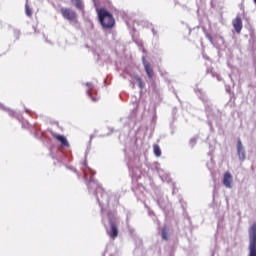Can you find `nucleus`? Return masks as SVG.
Wrapping results in <instances>:
<instances>
[{
	"label": "nucleus",
	"mask_w": 256,
	"mask_h": 256,
	"mask_svg": "<svg viewBox=\"0 0 256 256\" xmlns=\"http://www.w3.org/2000/svg\"><path fill=\"white\" fill-rule=\"evenodd\" d=\"M99 23L102 25L103 29H113L115 27V17L111 12L107 11L105 8H99L96 10Z\"/></svg>",
	"instance_id": "f257e3e1"
},
{
	"label": "nucleus",
	"mask_w": 256,
	"mask_h": 256,
	"mask_svg": "<svg viewBox=\"0 0 256 256\" xmlns=\"http://www.w3.org/2000/svg\"><path fill=\"white\" fill-rule=\"evenodd\" d=\"M249 256H256V223H253L249 231Z\"/></svg>",
	"instance_id": "f03ea898"
},
{
	"label": "nucleus",
	"mask_w": 256,
	"mask_h": 256,
	"mask_svg": "<svg viewBox=\"0 0 256 256\" xmlns=\"http://www.w3.org/2000/svg\"><path fill=\"white\" fill-rule=\"evenodd\" d=\"M60 13L67 21H77V12L71 8H61Z\"/></svg>",
	"instance_id": "7ed1b4c3"
},
{
	"label": "nucleus",
	"mask_w": 256,
	"mask_h": 256,
	"mask_svg": "<svg viewBox=\"0 0 256 256\" xmlns=\"http://www.w3.org/2000/svg\"><path fill=\"white\" fill-rule=\"evenodd\" d=\"M223 185L227 189H231L233 187V175L230 172H225L223 177Z\"/></svg>",
	"instance_id": "20e7f679"
},
{
	"label": "nucleus",
	"mask_w": 256,
	"mask_h": 256,
	"mask_svg": "<svg viewBox=\"0 0 256 256\" xmlns=\"http://www.w3.org/2000/svg\"><path fill=\"white\" fill-rule=\"evenodd\" d=\"M108 235L111 239H117V237H119V228L115 222H110V231L108 232Z\"/></svg>",
	"instance_id": "39448f33"
},
{
	"label": "nucleus",
	"mask_w": 256,
	"mask_h": 256,
	"mask_svg": "<svg viewBox=\"0 0 256 256\" xmlns=\"http://www.w3.org/2000/svg\"><path fill=\"white\" fill-rule=\"evenodd\" d=\"M232 25H233L236 33H238V35H239L241 33L242 29H243V20H241V17L237 16L232 21Z\"/></svg>",
	"instance_id": "423d86ee"
},
{
	"label": "nucleus",
	"mask_w": 256,
	"mask_h": 256,
	"mask_svg": "<svg viewBox=\"0 0 256 256\" xmlns=\"http://www.w3.org/2000/svg\"><path fill=\"white\" fill-rule=\"evenodd\" d=\"M52 137L56 141H59V143H61V145H63L64 147H69V141H67V138L65 136L57 133H52Z\"/></svg>",
	"instance_id": "0eeeda50"
},
{
	"label": "nucleus",
	"mask_w": 256,
	"mask_h": 256,
	"mask_svg": "<svg viewBox=\"0 0 256 256\" xmlns=\"http://www.w3.org/2000/svg\"><path fill=\"white\" fill-rule=\"evenodd\" d=\"M237 153L240 161H245V148L243 147L241 140H238L237 142Z\"/></svg>",
	"instance_id": "6e6552de"
},
{
	"label": "nucleus",
	"mask_w": 256,
	"mask_h": 256,
	"mask_svg": "<svg viewBox=\"0 0 256 256\" xmlns=\"http://www.w3.org/2000/svg\"><path fill=\"white\" fill-rule=\"evenodd\" d=\"M143 65L149 79H153L154 73H153V68L151 67V64L147 61H144Z\"/></svg>",
	"instance_id": "1a4fd4ad"
},
{
	"label": "nucleus",
	"mask_w": 256,
	"mask_h": 256,
	"mask_svg": "<svg viewBox=\"0 0 256 256\" xmlns=\"http://www.w3.org/2000/svg\"><path fill=\"white\" fill-rule=\"evenodd\" d=\"M86 87H88V89H87V95H89V97L92 98V101H93L94 103H96V101H99V98L93 97V95L91 94V91H93V84L87 82V83H86Z\"/></svg>",
	"instance_id": "9d476101"
},
{
	"label": "nucleus",
	"mask_w": 256,
	"mask_h": 256,
	"mask_svg": "<svg viewBox=\"0 0 256 256\" xmlns=\"http://www.w3.org/2000/svg\"><path fill=\"white\" fill-rule=\"evenodd\" d=\"M71 3H73L76 9H78L79 11H83V9H85L83 1L81 0H71Z\"/></svg>",
	"instance_id": "9b49d317"
},
{
	"label": "nucleus",
	"mask_w": 256,
	"mask_h": 256,
	"mask_svg": "<svg viewBox=\"0 0 256 256\" xmlns=\"http://www.w3.org/2000/svg\"><path fill=\"white\" fill-rule=\"evenodd\" d=\"M161 235H162V239H163L164 241H168V240H169V228H168L167 226H164V227L162 228V233H161Z\"/></svg>",
	"instance_id": "f8f14e48"
},
{
	"label": "nucleus",
	"mask_w": 256,
	"mask_h": 256,
	"mask_svg": "<svg viewBox=\"0 0 256 256\" xmlns=\"http://www.w3.org/2000/svg\"><path fill=\"white\" fill-rule=\"evenodd\" d=\"M153 151H154V155L156 157H160L161 156V147H159V144H154L153 145Z\"/></svg>",
	"instance_id": "ddd939ff"
},
{
	"label": "nucleus",
	"mask_w": 256,
	"mask_h": 256,
	"mask_svg": "<svg viewBox=\"0 0 256 256\" xmlns=\"http://www.w3.org/2000/svg\"><path fill=\"white\" fill-rule=\"evenodd\" d=\"M136 81H137L138 86L140 87V89H143V87H145V83L143 82V80L141 79V77L137 76V77H136Z\"/></svg>",
	"instance_id": "4468645a"
},
{
	"label": "nucleus",
	"mask_w": 256,
	"mask_h": 256,
	"mask_svg": "<svg viewBox=\"0 0 256 256\" xmlns=\"http://www.w3.org/2000/svg\"><path fill=\"white\" fill-rule=\"evenodd\" d=\"M25 13L28 17H31V15H33V12L31 11V8L27 4L25 5Z\"/></svg>",
	"instance_id": "2eb2a0df"
},
{
	"label": "nucleus",
	"mask_w": 256,
	"mask_h": 256,
	"mask_svg": "<svg viewBox=\"0 0 256 256\" xmlns=\"http://www.w3.org/2000/svg\"><path fill=\"white\" fill-rule=\"evenodd\" d=\"M8 113H9L10 117H15V111L9 110Z\"/></svg>",
	"instance_id": "dca6fc26"
},
{
	"label": "nucleus",
	"mask_w": 256,
	"mask_h": 256,
	"mask_svg": "<svg viewBox=\"0 0 256 256\" xmlns=\"http://www.w3.org/2000/svg\"><path fill=\"white\" fill-rule=\"evenodd\" d=\"M207 37H208V39H210V40L213 39V37H211V35H207Z\"/></svg>",
	"instance_id": "f3484780"
},
{
	"label": "nucleus",
	"mask_w": 256,
	"mask_h": 256,
	"mask_svg": "<svg viewBox=\"0 0 256 256\" xmlns=\"http://www.w3.org/2000/svg\"><path fill=\"white\" fill-rule=\"evenodd\" d=\"M254 3H255V5H256V0H254Z\"/></svg>",
	"instance_id": "a211bd4d"
}]
</instances>
